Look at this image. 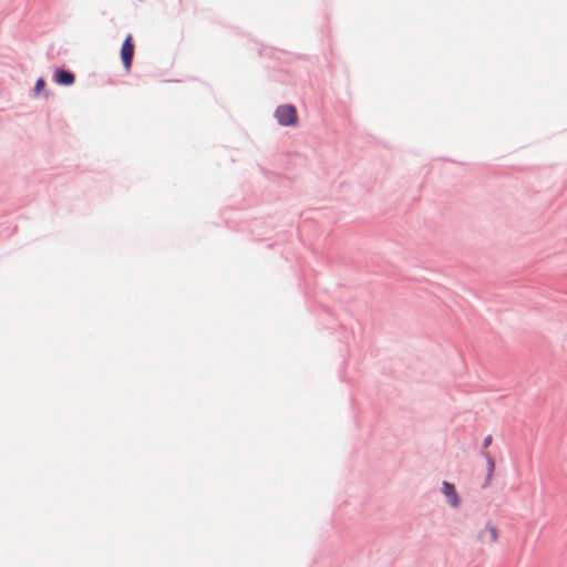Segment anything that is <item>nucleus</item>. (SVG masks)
<instances>
[{"instance_id": "nucleus-7", "label": "nucleus", "mask_w": 567, "mask_h": 567, "mask_svg": "<svg viewBox=\"0 0 567 567\" xmlns=\"http://www.w3.org/2000/svg\"><path fill=\"white\" fill-rule=\"evenodd\" d=\"M45 86V82L43 79H39L34 86L35 94H39Z\"/></svg>"}, {"instance_id": "nucleus-3", "label": "nucleus", "mask_w": 567, "mask_h": 567, "mask_svg": "<svg viewBox=\"0 0 567 567\" xmlns=\"http://www.w3.org/2000/svg\"><path fill=\"white\" fill-rule=\"evenodd\" d=\"M477 542L495 544L498 540V529L495 525L487 524L485 529L477 534Z\"/></svg>"}, {"instance_id": "nucleus-4", "label": "nucleus", "mask_w": 567, "mask_h": 567, "mask_svg": "<svg viewBox=\"0 0 567 567\" xmlns=\"http://www.w3.org/2000/svg\"><path fill=\"white\" fill-rule=\"evenodd\" d=\"M443 493L452 507L458 506V496L453 484L444 482Z\"/></svg>"}, {"instance_id": "nucleus-2", "label": "nucleus", "mask_w": 567, "mask_h": 567, "mask_svg": "<svg viewBox=\"0 0 567 567\" xmlns=\"http://www.w3.org/2000/svg\"><path fill=\"white\" fill-rule=\"evenodd\" d=\"M134 52L135 45L133 37L132 34H127L121 48V60L126 72L131 71Z\"/></svg>"}, {"instance_id": "nucleus-8", "label": "nucleus", "mask_w": 567, "mask_h": 567, "mask_svg": "<svg viewBox=\"0 0 567 567\" xmlns=\"http://www.w3.org/2000/svg\"><path fill=\"white\" fill-rule=\"evenodd\" d=\"M492 444V436L487 435L483 441V447L487 449Z\"/></svg>"}, {"instance_id": "nucleus-6", "label": "nucleus", "mask_w": 567, "mask_h": 567, "mask_svg": "<svg viewBox=\"0 0 567 567\" xmlns=\"http://www.w3.org/2000/svg\"><path fill=\"white\" fill-rule=\"evenodd\" d=\"M483 456H484V458L486 460V463H487V480L489 481L492 478V476H493V473H494L495 463H494V460L492 458V456L489 455L488 452H484Z\"/></svg>"}, {"instance_id": "nucleus-1", "label": "nucleus", "mask_w": 567, "mask_h": 567, "mask_svg": "<svg viewBox=\"0 0 567 567\" xmlns=\"http://www.w3.org/2000/svg\"><path fill=\"white\" fill-rule=\"evenodd\" d=\"M275 116L280 125L289 126L297 123V111L292 105H280L277 107Z\"/></svg>"}, {"instance_id": "nucleus-5", "label": "nucleus", "mask_w": 567, "mask_h": 567, "mask_svg": "<svg viewBox=\"0 0 567 567\" xmlns=\"http://www.w3.org/2000/svg\"><path fill=\"white\" fill-rule=\"evenodd\" d=\"M74 81L75 78L70 71L58 70L55 72V82L60 85H72Z\"/></svg>"}]
</instances>
